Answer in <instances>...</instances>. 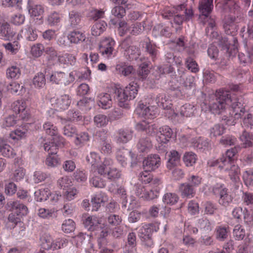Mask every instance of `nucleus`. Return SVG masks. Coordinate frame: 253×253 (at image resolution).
I'll return each mask as SVG.
<instances>
[{"mask_svg":"<svg viewBox=\"0 0 253 253\" xmlns=\"http://www.w3.org/2000/svg\"><path fill=\"white\" fill-rule=\"evenodd\" d=\"M226 105L231 106L232 113L230 115L235 119L241 118L245 112L242 97L231 96L229 91L219 89L215 93V100L211 105V110L214 114L223 115Z\"/></svg>","mask_w":253,"mask_h":253,"instance_id":"obj_1","label":"nucleus"},{"mask_svg":"<svg viewBox=\"0 0 253 253\" xmlns=\"http://www.w3.org/2000/svg\"><path fill=\"white\" fill-rule=\"evenodd\" d=\"M225 33L229 38L219 37V45L226 58L234 56L238 51L236 25L233 22L225 23L223 25Z\"/></svg>","mask_w":253,"mask_h":253,"instance_id":"obj_2","label":"nucleus"},{"mask_svg":"<svg viewBox=\"0 0 253 253\" xmlns=\"http://www.w3.org/2000/svg\"><path fill=\"white\" fill-rule=\"evenodd\" d=\"M211 188L212 193L215 196L219 197L218 203L220 205L227 207L232 203L233 197L223 184H216Z\"/></svg>","mask_w":253,"mask_h":253,"instance_id":"obj_3","label":"nucleus"},{"mask_svg":"<svg viewBox=\"0 0 253 253\" xmlns=\"http://www.w3.org/2000/svg\"><path fill=\"white\" fill-rule=\"evenodd\" d=\"M159 229V225L153 223L144 224L139 230V237L144 245L150 247L153 245L151 235Z\"/></svg>","mask_w":253,"mask_h":253,"instance_id":"obj_4","label":"nucleus"},{"mask_svg":"<svg viewBox=\"0 0 253 253\" xmlns=\"http://www.w3.org/2000/svg\"><path fill=\"white\" fill-rule=\"evenodd\" d=\"M239 149V146H235L234 148L227 150L225 155H223L219 159L212 162L211 164V166L213 167L219 164V168L223 169L224 166H226V165L229 164H232L233 157L238 153Z\"/></svg>","mask_w":253,"mask_h":253,"instance_id":"obj_5","label":"nucleus"},{"mask_svg":"<svg viewBox=\"0 0 253 253\" xmlns=\"http://www.w3.org/2000/svg\"><path fill=\"white\" fill-rule=\"evenodd\" d=\"M75 80L74 77L71 73L69 74L61 72H55L49 77L50 82L57 84L67 85Z\"/></svg>","mask_w":253,"mask_h":253,"instance_id":"obj_6","label":"nucleus"},{"mask_svg":"<svg viewBox=\"0 0 253 253\" xmlns=\"http://www.w3.org/2000/svg\"><path fill=\"white\" fill-rule=\"evenodd\" d=\"M52 106L57 110H64L68 108L71 103V98L68 94H63L56 98L50 99Z\"/></svg>","mask_w":253,"mask_h":253,"instance_id":"obj_7","label":"nucleus"},{"mask_svg":"<svg viewBox=\"0 0 253 253\" xmlns=\"http://www.w3.org/2000/svg\"><path fill=\"white\" fill-rule=\"evenodd\" d=\"M115 42L111 38H105L100 42L99 49L102 55L107 57H110L113 54L114 50Z\"/></svg>","mask_w":253,"mask_h":253,"instance_id":"obj_8","label":"nucleus"},{"mask_svg":"<svg viewBox=\"0 0 253 253\" xmlns=\"http://www.w3.org/2000/svg\"><path fill=\"white\" fill-rule=\"evenodd\" d=\"M143 167L146 171H153L161 165V158L157 154H151L143 161Z\"/></svg>","mask_w":253,"mask_h":253,"instance_id":"obj_9","label":"nucleus"},{"mask_svg":"<svg viewBox=\"0 0 253 253\" xmlns=\"http://www.w3.org/2000/svg\"><path fill=\"white\" fill-rule=\"evenodd\" d=\"M15 33L10 28L9 24L3 16H0V37L5 40H9Z\"/></svg>","mask_w":253,"mask_h":253,"instance_id":"obj_10","label":"nucleus"},{"mask_svg":"<svg viewBox=\"0 0 253 253\" xmlns=\"http://www.w3.org/2000/svg\"><path fill=\"white\" fill-rule=\"evenodd\" d=\"M213 0H201L199 2V9L201 13V19H208L213 9Z\"/></svg>","mask_w":253,"mask_h":253,"instance_id":"obj_11","label":"nucleus"},{"mask_svg":"<svg viewBox=\"0 0 253 253\" xmlns=\"http://www.w3.org/2000/svg\"><path fill=\"white\" fill-rule=\"evenodd\" d=\"M7 206L9 211L13 212L17 215L24 216L27 215L28 212V208L19 201H10L7 203Z\"/></svg>","mask_w":253,"mask_h":253,"instance_id":"obj_12","label":"nucleus"},{"mask_svg":"<svg viewBox=\"0 0 253 253\" xmlns=\"http://www.w3.org/2000/svg\"><path fill=\"white\" fill-rule=\"evenodd\" d=\"M0 153L2 156L13 158L16 155L14 150L7 144L6 140L0 137Z\"/></svg>","mask_w":253,"mask_h":253,"instance_id":"obj_13","label":"nucleus"},{"mask_svg":"<svg viewBox=\"0 0 253 253\" xmlns=\"http://www.w3.org/2000/svg\"><path fill=\"white\" fill-rule=\"evenodd\" d=\"M158 126L155 124H150L145 121H142L137 124L138 130L145 131L147 134L149 136H154L158 133Z\"/></svg>","mask_w":253,"mask_h":253,"instance_id":"obj_14","label":"nucleus"},{"mask_svg":"<svg viewBox=\"0 0 253 253\" xmlns=\"http://www.w3.org/2000/svg\"><path fill=\"white\" fill-rule=\"evenodd\" d=\"M159 133L160 135L158 136L157 140L162 143H166L169 141L173 134L172 129L167 126H163L159 128Z\"/></svg>","mask_w":253,"mask_h":253,"instance_id":"obj_15","label":"nucleus"},{"mask_svg":"<svg viewBox=\"0 0 253 253\" xmlns=\"http://www.w3.org/2000/svg\"><path fill=\"white\" fill-rule=\"evenodd\" d=\"M99 220L95 216H89L84 221V227L89 231L97 230L99 229Z\"/></svg>","mask_w":253,"mask_h":253,"instance_id":"obj_16","label":"nucleus"},{"mask_svg":"<svg viewBox=\"0 0 253 253\" xmlns=\"http://www.w3.org/2000/svg\"><path fill=\"white\" fill-rule=\"evenodd\" d=\"M93 235L92 233L89 235L80 232L77 235L74 237L75 240L77 242V245H82L84 241L85 240L88 241V248L93 250L94 245L92 243L91 239L92 238Z\"/></svg>","mask_w":253,"mask_h":253,"instance_id":"obj_17","label":"nucleus"},{"mask_svg":"<svg viewBox=\"0 0 253 253\" xmlns=\"http://www.w3.org/2000/svg\"><path fill=\"white\" fill-rule=\"evenodd\" d=\"M169 157L167 166L169 169H171L179 164L180 154L176 150H173L170 151Z\"/></svg>","mask_w":253,"mask_h":253,"instance_id":"obj_18","label":"nucleus"},{"mask_svg":"<svg viewBox=\"0 0 253 253\" xmlns=\"http://www.w3.org/2000/svg\"><path fill=\"white\" fill-rule=\"evenodd\" d=\"M136 111L139 116H141L145 119H151L154 115L153 111L151 110L149 106H147L141 103H139Z\"/></svg>","mask_w":253,"mask_h":253,"instance_id":"obj_19","label":"nucleus"},{"mask_svg":"<svg viewBox=\"0 0 253 253\" xmlns=\"http://www.w3.org/2000/svg\"><path fill=\"white\" fill-rule=\"evenodd\" d=\"M98 104L99 107L106 109L110 107L112 105L111 96L108 93H102L98 96Z\"/></svg>","mask_w":253,"mask_h":253,"instance_id":"obj_20","label":"nucleus"},{"mask_svg":"<svg viewBox=\"0 0 253 253\" xmlns=\"http://www.w3.org/2000/svg\"><path fill=\"white\" fill-rule=\"evenodd\" d=\"M133 131L131 130L121 129L118 131L117 136V142L126 143L130 140L132 137Z\"/></svg>","mask_w":253,"mask_h":253,"instance_id":"obj_21","label":"nucleus"},{"mask_svg":"<svg viewBox=\"0 0 253 253\" xmlns=\"http://www.w3.org/2000/svg\"><path fill=\"white\" fill-rule=\"evenodd\" d=\"M223 169H225V171H228L230 179L233 182H237L239 180V169L237 166L232 164H229L226 165V166H224Z\"/></svg>","mask_w":253,"mask_h":253,"instance_id":"obj_22","label":"nucleus"},{"mask_svg":"<svg viewBox=\"0 0 253 253\" xmlns=\"http://www.w3.org/2000/svg\"><path fill=\"white\" fill-rule=\"evenodd\" d=\"M145 51L153 61L156 60L159 52L156 44H153L150 41L145 42Z\"/></svg>","mask_w":253,"mask_h":253,"instance_id":"obj_23","label":"nucleus"},{"mask_svg":"<svg viewBox=\"0 0 253 253\" xmlns=\"http://www.w3.org/2000/svg\"><path fill=\"white\" fill-rule=\"evenodd\" d=\"M68 38L71 43H78L84 41L85 39V36L82 32L74 30L69 34Z\"/></svg>","mask_w":253,"mask_h":253,"instance_id":"obj_24","label":"nucleus"},{"mask_svg":"<svg viewBox=\"0 0 253 253\" xmlns=\"http://www.w3.org/2000/svg\"><path fill=\"white\" fill-rule=\"evenodd\" d=\"M117 98L118 100V104L121 107L127 108L128 106L127 101L130 99L124 90L118 89L115 92Z\"/></svg>","mask_w":253,"mask_h":253,"instance_id":"obj_25","label":"nucleus"},{"mask_svg":"<svg viewBox=\"0 0 253 253\" xmlns=\"http://www.w3.org/2000/svg\"><path fill=\"white\" fill-rule=\"evenodd\" d=\"M138 85L134 82H131L124 89L130 100L134 99L137 94Z\"/></svg>","mask_w":253,"mask_h":253,"instance_id":"obj_26","label":"nucleus"},{"mask_svg":"<svg viewBox=\"0 0 253 253\" xmlns=\"http://www.w3.org/2000/svg\"><path fill=\"white\" fill-rule=\"evenodd\" d=\"M107 24L104 21L96 22L91 28V34L94 36H98L106 29Z\"/></svg>","mask_w":253,"mask_h":253,"instance_id":"obj_27","label":"nucleus"},{"mask_svg":"<svg viewBox=\"0 0 253 253\" xmlns=\"http://www.w3.org/2000/svg\"><path fill=\"white\" fill-rule=\"evenodd\" d=\"M137 147L140 152H146L147 150L151 148V141L148 137H141L138 141Z\"/></svg>","mask_w":253,"mask_h":253,"instance_id":"obj_28","label":"nucleus"},{"mask_svg":"<svg viewBox=\"0 0 253 253\" xmlns=\"http://www.w3.org/2000/svg\"><path fill=\"white\" fill-rule=\"evenodd\" d=\"M26 106V101L21 99L13 102L11 105V108L15 113L19 114L25 111Z\"/></svg>","mask_w":253,"mask_h":253,"instance_id":"obj_29","label":"nucleus"},{"mask_svg":"<svg viewBox=\"0 0 253 253\" xmlns=\"http://www.w3.org/2000/svg\"><path fill=\"white\" fill-rule=\"evenodd\" d=\"M75 135L76 136L74 142L78 147H82L86 144L89 140V136L87 132H83Z\"/></svg>","mask_w":253,"mask_h":253,"instance_id":"obj_30","label":"nucleus"},{"mask_svg":"<svg viewBox=\"0 0 253 253\" xmlns=\"http://www.w3.org/2000/svg\"><path fill=\"white\" fill-rule=\"evenodd\" d=\"M33 83L35 87L38 88L43 87L46 83L44 74L42 72L37 73L33 78Z\"/></svg>","mask_w":253,"mask_h":253,"instance_id":"obj_31","label":"nucleus"},{"mask_svg":"<svg viewBox=\"0 0 253 253\" xmlns=\"http://www.w3.org/2000/svg\"><path fill=\"white\" fill-rule=\"evenodd\" d=\"M6 76L8 79H17L21 76L20 69L16 66H11L6 69Z\"/></svg>","mask_w":253,"mask_h":253,"instance_id":"obj_32","label":"nucleus"},{"mask_svg":"<svg viewBox=\"0 0 253 253\" xmlns=\"http://www.w3.org/2000/svg\"><path fill=\"white\" fill-rule=\"evenodd\" d=\"M50 195V192L48 188H41L35 192V196L38 202L46 201Z\"/></svg>","mask_w":253,"mask_h":253,"instance_id":"obj_33","label":"nucleus"},{"mask_svg":"<svg viewBox=\"0 0 253 253\" xmlns=\"http://www.w3.org/2000/svg\"><path fill=\"white\" fill-rule=\"evenodd\" d=\"M180 191L183 197H190L194 196V189L190 183H182L180 186Z\"/></svg>","mask_w":253,"mask_h":253,"instance_id":"obj_34","label":"nucleus"},{"mask_svg":"<svg viewBox=\"0 0 253 253\" xmlns=\"http://www.w3.org/2000/svg\"><path fill=\"white\" fill-rule=\"evenodd\" d=\"M106 197L103 194H99L96 195L92 198L91 202L92 205V210L97 211L101 206V204L106 201Z\"/></svg>","mask_w":253,"mask_h":253,"instance_id":"obj_35","label":"nucleus"},{"mask_svg":"<svg viewBox=\"0 0 253 253\" xmlns=\"http://www.w3.org/2000/svg\"><path fill=\"white\" fill-rule=\"evenodd\" d=\"M179 197L174 193L168 192L164 194L163 202L166 204L173 205L177 203Z\"/></svg>","mask_w":253,"mask_h":253,"instance_id":"obj_36","label":"nucleus"},{"mask_svg":"<svg viewBox=\"0 0 253 253\" xmlns=\"http://www.w3.org/2000/svg\"><path fill=\"white\" fill-rule=\"evenodd\" d=\"M104 11L101 9L92 8L86 14V17L89 20L97 21L103 17Z\"/></svg>","mask_w":253,"mask_h":253,"instance_id":"obj_37","label":"nucleus"},{"mask_svg":"<svg viewBox=\"0 0 253 253\" xmlns=\"http://www.w3.org/2000/svg\"><path fill=\"white\" fill-rule=\"evenodd\" d=\"M27 131L23 128H18L11 131L9 134V137L13 140L17 141L25 137Z\"/></svg>","mask_w":253,"mask_h":253,"instance_id":"obj_38","label":"nucleus"},{"mask_svg":"<svg viewBox=\"0 0 253 253\" xmlns=\"http://www.w3.org/2000/svg\"><path fill=\"white\" fill-rule=\"evenodd\" d=\"M147 17H145L142 23H136L131 25V33L133 35H138L145 29L146 27Z\"/></svg>","mask_w":253,"mask_h":253,"instance_id":"obj_39","label":"nucleus"},{"mask_svg":"<svg viewBox=\"0 0 253 253\" xmlns=\"http://www.w3.org/2000/svg\"><path fill=\"white\" fill-rule=\"evenodd\" d=\"M126 53L128 56V58L129 60H135L140 56V50L136 46L132 45L127 49Z\"/></svg>","mask_w":253,"mask_h":253,"instance_id":"obj_40","label":"nucleus"},{"mask_svg":"<svg viewBox=\"0 0 253 253\" xmlns=\"http://www.w3.org/2000/svg\"><path fill=\"white\" fill-rule=\"evenodd\" d=\"M94 124L97 127H103L106 126L109 122V118L104 115L98 114L94 117Z\"/></svg>","mask_w":253,"mask_h":253,"instance_id":"obj_41","label":"nucleus"},{"mask_svg":"<svg viewBox=\"0 0 253 253\" xmlns=\"http://www.w3.org/2000/svg\"><path fill=\"white\" fill-rule=\"evenodd\" d=\"M183 161L187 167L192 166L197 161L196 155L192 152L186 153L183 158Z\"/></svg>","mask_w":253,"mask_h":253,"instance_id":"obj_42","label":"nucleus"},{"mask_svg":"<svg viewBox=\"0 0 253 253\" xmlns=\"http://www.w3.org/2000/svg\"><path fill=\"white\" fill-rule=\"evenodd\" d=\"M195 110L193 105L185 104L181 107L180 114L182 116L190 117L193 115Z\"/></svg>","mask_w":253,"mask_h":253,"instance_id":"obj_43","label":"nucleus"},{"mask_svg":"<svg viewBox=\"0 0 253 253\" xmlns=\"http://www.w3.org/2000/svg\"><path fill=\"white\" fill-rule=\"evenodd\" d=\"M81 18V14L78 12L72 11L69 13V21L73 27H75L80 24Z\"/></svg>","mask_w":253,"mask_h":253,"instance_id":"obj_44","label":"nucleus"},{"mask_svg":"<svg viewBox=\"0 0 253 253\" xmlns=\"http://www.w3.org/2000/svg\"><path fill=\"white\" fill-rule=\"evenodd\" d=\"M197 226L201 231L204 232H208L211 231L212 229L210 222L207 218L200 219Z\"/></svg>","mask_w":253,"mask_h":253,"instance_id":"obj_45","label":"nucleus"},{"mask_svg":"<svg viewBox=\"0 0 253 253\" xmlns=\"http://www.w3.org/2000/svg\"><path fill=\"white\" fill-rule=\"evenodd\" d=\"M17 117L14 115H10L3 119L2 126L3 127H9L14 126L18 122Z\"/></svg>","mask_w":253,"mask_h":253,"instance_id":"obj_46","label":"nucleus"},{"mask_svg":"<svg viewBox=\"0 0 253 253\" xmlns=\"http://www.w3.org/2000/svg\"><path fill=\"white\" fill-rule=\"evenodd\" d=\"M148 65L146 63H141L138 70H137V75L139 79L143 80L146 79L147 75L149 73V70L148 68Z\"/></svg>","mask_w":253,"mask_h":253,"instance_id":"obj_47","label":"nucleus"},{"mask_svg":"<svg viewBox=\"0 0 253 253\" xmlns=\"http://www.w3.org/2000/svg\"><path fill=\"white\" fill-rule=\"evenodd\" d=\"M61 228L65 233H71L75 229V223L71 219L65 220L62 223Z\"/></svg>","mask_w":253,"mask_h":253,"instance_id":"obj_48","label":"nucleus"},{"mask_svg":"<svg viewBox=\"0 0 253 253\" xmlns=\"http://www.w3.org/2000/svg\"><path fill=\"white\" fill-rule=\"evenodd\" d=\"M185 65L188 69L193 73H196L199 70L197 62L191 56L186 59Z\"/></svg>","mask_w":253,"mask_h":253,"instance_id":"obj_49","label":"nucleus"},{"mask_svg":"<svg viewBox=\"0 0 253 253\" xmlns=\"http://www.w3.org/2000/svg\"><path fill=\"white\" fill-rule=\"evenodd\" d=\"M2 45L4 47L6 51L13 54H16L20 48L19 42L16 41L13 42L3 43Z\"/></svg>","mask_w":253,"mask_h":253,"instance_id":"obj_50","label":"nucleus"},{"mask_svg":"<svg viewBox=\"0 0 253 253\" xmlns=\"http://www.w3.org/2000/svg\"><path fill=\"white\" fill-rule=\"evenodd\" d=\"M45 48L43 44L41 43H37L31 47V54L35 57H40L43 52L44 51Z\"/></svg>","mask_w":253,"mask_h":253,"instance_id":"obj_51","label":"nucleus"},{"mask_svg":"<svg viewBox=\"0 0 253 253\" xmlns=\"http://www.w3.org/2000/svg\"><path fill=\"white\" fill-rule=\"evenodd\" d=\"M130 152H128L125 149H120L117 151L116 154V158L117 160L123 166H125L126 164V156Z\"/></svg>","mask_w":253,"mask_h":253,"instance_id":"obj_52","label":"nucleus"},{"mask_svg":"<svg viewBox=\"0 0 253 253\" xmlns=\"http://www.w3.org/2000/svg\"><path fill=\"white\" fill-rule=\"evenodd\" d=\"M240 138L244 145L245 147H251L253 145V142L252 141L253 139L252 136L248 131L246 130L243 131Z\"/></svg>","mask_w":253,"mask_h":253,"instance_id":"obj_53","label":"nucleus"},{"mask_svg":"<svg viewBox=\"0 0 253 253\" xmlns=\"http://www.w3.org/2000/svg\"><path fill=\"white\" fill-rule=\"evenodd\" d=\"M20 215H17L16 213L12 212L10 213L8 216V220L9 222L12 223V226L13 228L15 227L16 225H19L20 226L23 224V223L21 221L20 217H22Z\"/></svg>","mask_w":253,"mask_h":253,"instance_id":"obj_54","label":"nucleus"},{"mask_svg":"<svg viewBox=\"0 0 253 253\" xmlns=\"http://www.w3.org/2000/svg\"><path fill=\"white\" fill-rule=\"evenodd\" d=\"M53 242L52 237L49 235H45L42 240V248L45 252V250H51Z\"/></svg>","mask_w":253,"mask_h":253,"instance_id":"obj_55","label":"nucleus"},{"mask_svg":"<svg viewBox=\"0 0 253 253\" xmlns=\"http://www.w3.org/2000/svg\"><path fill=\"white\" fill-rule=\"evenodd\" d=\"M243 177L245 184L247 186L253 185V169L245 171Z\"/></svg>","mask_w":253,"mask_h":253,"instance_id":"obj_56","label":"nucleus"},{"mask_svg":"<svg viewBox=\"0 0 253 253\" xmlns=\"http://www.w3.org/2000/svg\"><path fill=\"white\" fill-rule=\"evenodd\" d=\"M108 178L111 180L114 181L120 178L121 176V171L115 168H110L107 171Z\"/></svg>","mask_w":253,"mask_h":253,"instance_id":"obj_57","label":"nucleus"},{"mask_svg":"<svg viewBox=\"0 0 253 253\" xmlns=\"http://www.w3.org/2000/svg\"><path fill=\"white\" fill-rule=\"evenodd\" d=\"M45 164L50 167H55L60 164V159L57 155H50L45 160Z\"/></svg>","mask_w":253,"mask_h":253,"instance_id":"obj_58","label":"nucleus"},{"mask_svg":"<svg viewBox=\"0 0 253 253\" xmlns=\"http://www.w3.org/2000/svg\"><path fill=\"white\" fill-rule=\"evenodd\" d=\"M99 230L100 231V233L98 234V236L97 237V242L98 244V246L99 248L106 243V238L108 235V230L107 228H105L104 229H99Z\"/></svg>","mask_w":253,"mask_h":253,"instance_id":"obj_59","label":"nucleus"},{"mask_svg":"<svg viewBox=\"0 0 253 253\" xmlns=\"http://www.w3.org/2000/svg\"><path fill=\"white\" fill-rule=\"evenodd\" d=\"M43 127L46 133L52 136L57 134V127L50 122L45 123Z\"/></svg>","mask_w":253,"mask_h":253,"instance_id":"obj_60","label":"nucleus"},{"mask_svg":"<svg viewBox=\"0 0 253 253\" xmlns=\"http://www.w3.org/2000/svg\"><path fill=\"white\" fill-rule=\"evenodd\" d=\"M90 182L94 187L96 188H102L106 185L105 180L98 176H93Z\"/></svg>","mask_w":253,"mask_h":253,"instance_id":"obj_61","label":"nucleus"},{"mask_svg":"<svg viewBox=\"0 0 253 253\" xmlns=\"http://www.w3.org/2000/svg\"><path fill=\"white\" fill-rule=\"evenodd\" d=\"M60 21V14L55 11L52 12L47 18L48 23L51 26L56 25Z\"/></svg>","mask_w":253,"mask_h":253,"instance_id":"obj_62","label":"nucleus"},{"mask_svg":"<svg viewBox=\"0 0 253 253\" xmlns=\"http://www.w3.org/2000/svg\"><path fill=\"white\" fill-rule=\"evenodd\" d=\"M43 12V8L40 5H34L29 9L30 15L35 17L41 15Z\"/></svg>","mask_w":253,"mask_h":253,"instance_id":"obj_63","label":"nucleus"},{"mask_svg":"<svg viewBox=\"0 0 253 253\" xmlns=\"http://www.w3.org/2000/svg\"><path fill=\"white\" fill-rule=\"evenodd\" d=\"M243 203L247 206H253V193L244 192L242 196Z\"/></svg>","mask_w":253,"mask_h":253,"instance_id":"obj_64","label":"nucleus"}]
</instances>
